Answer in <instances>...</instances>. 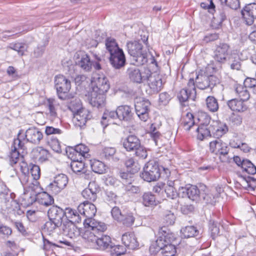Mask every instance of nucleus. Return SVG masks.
I'll list each match as a JSON object with an SVG mask.
<instances>
[{"label": "nucleus", "mask_w": 256, "mask_h": 256, "mask_svg": "<svg viewBox=\"0 0 256 256\" xmlns=\"http://www.w3.org/2000/svg\"><path fill=\"white\" fill-rule=\"evenodd\" d=\"M142 203L146 206L156 205V197L151 192H145L142 196Z\"/></svg>", "instance_id": "obj_44"}, {"label": "nucleus", "mask_w": 256, "mask_h": 256, "mask_svg": "<svg viewBox=\"0 0 256 256\" xmlns=\"http://www.w3.org/2000/svg\"><path fill=\"white\" fill-rule=\"evenodd\" d=\"M227 105L232 111L244 112L248 109L244 102L238 98H234L227 102Z\"/></svg>", "instance_id": "obj_26"}, {"label": "nucleus", "mask_w": 256, "mask_h": 256, "mask_svg": "<svg viewBox=\"0 0 256 256\" xmlns=\"http://www.w3.org/2000/svg\"><path fill=\"white\" fill-rule=\"evenodd\" d=\"M160 175V169L158 163L154 161H149L144 168L141 176L144 180L150 182L156 180Z\"/></svg>", "instance_id": "obj_5"}, {"label": "nucleus", "mask_w": 256, "mask_h": 256, "mask_svg": "<svg viewBox=\"0 0 256 256\" xmlns=\"http://www.w3.org/2000/svg\"><path fill=\"white\" fill-rule=\"evenodd\" d=\"M176 216L173 212L167 211L164 214V222L166 226L172 225L175 222Z\"/></svg>", "instance_id": "obj_61"}, {"label": "nucleus", "mask_w": 256, "mask_h": 256, "mask_svg": "<svg viewBox=\"0 0 256 256\" xmlns=\"http://www.w3.org/2000/svg\"><path fill=\"white\" fill-rule=\"evenodd\" d=\"M216 68L214 65H207L206 68V76H208L209 87L212 89V88L218 82V80L215 76L212 74L216 72Z\"/></svg>", "instance_id": "obj_32"}, {"label": "nucleus", "mask_w": 256, "mask_h": 256, "mask_svg": "<svg viewBox=\"0 0 256 256\" xmlns=\"http://www.w3.org/2000/svg\"><path fill=\"white\" fill-rule=\"evenodd\" d=\"M181 232L184 238L194 237L199 234V230L193 226H186L181 230Z\"/></svg>", "instance_id": "obj_39"}, {"label": "nucleus", "mask_w": 256, "mask_h": 256, "mask_svg": "<svg viewBox=\"0 0 256 256\" xmlns=\"http://www.w3.org/2000/svg\"><path fill=\"white\" fill-rule=\"evenodd\" d=\"M111 64H126V57L124 54L121 48L110 54L109 58Z\"/></svg>", "instance_id": "obj_28"}, {"label": "nucleus", "mask_w": 256, "mask_h": 256, "mask_svg": "<svg viewBox=\"0 0 256 256\" xmlns=\"http://www.w3.org/2000/svg\"><path fill=\"white\" fill-rule=\"evenodd\" d=\"M47 144L52 148V150L57 153H61L62 149L60 143L56 138L54 136H46V138Z\"/></svg>", "instance_id": "obj_38"}, {"label": "nucleus", "mask_w": 256, "mask_h": 256, "mask_svg": "<svg viewBox=\"0 0 256 256\" xmlns=\"http://www.w3.org/2000/svg\"><path fill=\"white\" fill-rule=\"evenodd\" d=\"M235 91L240 98V100L242 102H244L250 98V94L246 90V86L244 87L241 85L238 86L236 88Z\"/></svg>", "instance_id": "obj_46"}, {"label": "nucleus", "mask_w": 256, "mask_h": 256, "mask_svg": "<svg viewBox=\"0 0 256 256\" xmlns=\"http://www.w3.org/2000/svg\"><path fill=\"white\" fill-rule=\"evenodd\" d=\"M89 150L87 146L82 144L76 146L74 148L75 152L84 158H88L90 155L88 154Z\"/></svg>", "instance_id": "obj_57"}, {"label": "nucleus", "mask_w": 256, "mask_h": 256, "mask_svg": "<svg viewBox=\"0 0 256 256\" xmlns=\"http://www.w3.org/2000/svg\"><path fill=\"white\" fill-rule=\"evenodd\" d=\"M47 106L49 110V114L52 118L57 116L58 104L56 101L54 99L50 98L48 100Z\"/></svg>", "instance_id": "obj_52"}, {"label": "nucleus", "mask_w": 256, "mask_h": 256, "mask_svg": "<svg viewBox=\"0 0 256 256\" xmlns=\"http://www.w3.org/2000/svg\"><path fill=\"white\" fill-rule=\"evenodd\" d=\"M150 102L144 98H136L134 100L136 112L140 119L146 122L149 118Z\"/></svg>", "instance_id": "obj_6"}, {"label": "nucleus", "mask_w": 256, "mask_h": 256, "mask_svg": "<svg viewBox=\"0 0 256 256\" xmlns=\"http://www.w3.org/2000/svg\"><path fill=\"white\" fill-rule=\"evenodd\" d=\"M118 113L117 109L116 110V111H106L102 118V120L100 121L102 125L104 128L106 127L108 125V120H109L110 118H118Z\"/></svg>", "instance_id": "obj_41"}, {"label": "nucleus", "mask_w": 256, "mask_h": 256, "mask_svg": "<svg viewBox=\"0 0 256 256\" xmlns=\"http://www.w3.org/2000/svg\"><path fill=\"white\" fill-rule=\"evenodd\" d=\"M132 108L128 105H122L117 108L118 118L120 120L130 122L132 120Z\"/></svg>", "instance_id": "obj_21"}, {"label": "nucleus", "mask_w": 256, "mask_h": 256, "mask_svg": "<svg viewBox=\"0 0 256 256\" xmlns=\"http://www.w3.org/2000/svg\"><path fill=\"white\" fill-rule=\"evenodd\" d=\"M55 87L59 98L62 100H70L74 99V95L68 94L71 88L70 82L61 74L55 76Z\"/></svg>", "instance_id": "obj_4"}, {"label": "nucleus", "mask_w": 256, "mask_h": 256, "mask_svg": "<svg viewBox=\"0 0 256 256\" xmlns=\"http://www.w3.org/2000/svg\"><path fill=\"white\" fill-rule=\"evenodd\" d=\"M223 142L217 138L216 140L210 142V150L212 153L218 154L220 153V150L222 146Z\"/></svg>", "instance_id": "obj_53"}, {"label": "nucleus", "mask_w": 256, "mask_h": 256, "mask_svg": "<svg viewBox=\"0 0 256 256\" xmlns=\"http://www.w3.org/2000/svg\"><path fill=\"white\" fill-rule=\"evenodd\" d=\"M180 190L182 198L188 197L196 202L201 201V188L198 189L196 186L187 185L186 187H182Z\"/></svg>", "instance_id": "obj_13"}, {"label": "nucleus", "mask_w": 256, "mask_h": 256, "mask_svg": "<svg viewBox=\"0 0 256 256\" xmlns=\"http://www.w3.org/2000/svg\"><path fill=\"white\" fill-rule=\"evenodd\" d=\"M125 165L131 173H135L140 169L139 166L132 158H130L125 162Z\"/></svg>", "instance_id": "obj_56"}, {"label": "nucleus", "mask_w": 256, "mask_h": 256, "mask_svg": "<svg viewBox=\"0 0 256 256\" xmlns=\"http://www.w3.org/2000/svg\"><path fill=\"white\" fill-rule=\"evenodd\" d=\"M212 134L214 137L219 138L228 132V127L226 124L218 122H212Z\"/></svg>", "instance_id": "obj_23"}, {"label": "nucleus", "mask_w": 256, "mask_h": 256, "mask_svg": "<svg viewBox=\"0 0 256 256\" xmlns=\"http://www.w3.org/2000/svg\"><path fill=\"white\" fill-rule=\"evenodd\" d=\"M38 202L42 205L48 206L54 202V200L52 196L46 192L40 194L37 197Z\"/></svg>", "instance_id": "obj_37"}, {"label": "nucleus", "mask_w": 256, "mask_h": 256, "mask_svg": "<svg viewBox=\"0 0 256 256\" xmlns=\"http://www.w3.org/2000/svg\"><path fill=\"white\" fill-rule=\"evenodd\" d=\"M210 228L212 236V238H214L216 236H218L220 234V224L218 222H216L214 221L212 222L210 220Z\"/></svg>", "instance_id": "obj_62"}, {"label": "nucleus", "mask_w": 256, "mask_h": 256, "mask_svg": "<svg viewBox=\"0 0 256 256\" xmlns=\"http://www.w3.org/2000/svg\"><path fill=\"white\" fill-rule=\"evenodd\" d=\"M64 212H66L65 222H70L75 223H78L81 222L82 217L76 210L70 208H66Z\"/></svg>", "instance_id": "obj_30"}, {"label": "nucleus", "mask_w": 256, "mask_h": 256, "mask_svg": "<svg viewBox=\"0 0 256 256\" xmlns=\"http://www.w3.org/2000/svg\"><path fill=\"white\" fill-rule=\"evenodd\" d=\"M229 46L226 44H220L215 52L214 60L220 63L224 62L228 55Z\"/></svg>", "instance_id": "obj_22"}, {"label": "nucleus", "mask_w": 256, "mask_h": 256, "mask_svg": "<svg viewBox=\"0 0 256 256\" xmlns=\"http://www.w3.org/2000/svg\"><path fill=\"white\" fill-rule=\"evenodd\" d=\"M212 124H201L196 128L198 133L197 138L198 140H202L206 136H210L212 135Z\"/></svg>", "instance_id": "obj_27"}, {"label": "nucleus", "mask_w": 256, "mask_h": 256, "mask_svg": "<svg viewBox=\"0 0 256 256\" xmlns=\"http://www.w3.org/2000/svg\"><path fill=\"white\" fill-rule=\"evenodd\" d=\"M206 107L212 112H216L218 110V100L213 96H208L206 100Z\"/></svg>", "instance_id": "obj_45"}, {"label": "nucleus", "mask_w": 256, "mask_h": 256, "mask_svg": "<svg viewBox=\"0 0 256 256\" xmlns=\"http://www.w3.org/2000/svg\"><path fill=\"white\" fill-rule=\"evenodd\" d=\"M19 150H22V152L26 150L25 146V140H22L20 138H18L14 140L12 146V150L9 155L10 164L13 166L16 164L20 160V152Z\"/></svg>", "instance_id": "obj_8"}, {"label": "nucleus", "mask_w": 256, "mask_h": 256, "mask_svg": "<svg viewBox=\"0 0 256 256\" xmlns=\"http://www.w3.org/2000/svg\"><path fill=\"white\" fill-rule=\"evenodd\" d=\"M100 191V188L95 181L90 182L88 187L82 192V196L90 202H94L97 198V194Z\"/></svg>", "instance_id": "obj_17"}, {"label": "nucleus", "mask_w": 256, "mask_h": 256, "mask_svg": "<svg viewBox=\"0 0 256 256\" xmlns=\"http://www.w3.org/2000/svg\"><path fill=\"white\" fill-rule=\"evenodd\" d=\"M96 244L98 246V248L100 250H107L108 251L112 244L111 238L108 235L101 234L99 236Z\"/></svg>", "instance_id": "obj_29"}, {"label": "nucleus", "mask_w": 256, "mask_h": 256, "mask_svg": "<svg viewBox=\"0 0 256 256\" xmlns=\"http://www.w3.org/2000/svg\"><path fill=\"white\" fill-rule=\"evenodd\" d=\"M108 252H110V254L112 256H119L122 254H124L126 252V250L125 248L122 246H114L112 245V244L111 247L110 248Z\"/></svg>", "instance_id": "obj_55"}, {"label": "nucleus", "mask_w": 256, "mask_h": 256, "mask_svg": "<svg viewBox=\"0 0 256 256\" xmlns=\"http://www.w3.org/2000/svg\"><path fill=\"white\" fill-rule=\"evenodd\" d=\"M126 47L128 53L136 62L140 64H157L154 56L145 52L142 44L139 42H128L126 44Z\"/></svg>", "instance_id": "obj_1"}, {"label": "nucleus", "mask_w": 256, "mask_h": 256, "mask_svg": "<svg viewBox=\"0 0 256 256\" xmlns=\"http://www.w3.org/2000/svg\"><path fill=\"white\" fill-rule=\"evenodd\" d=\"M90 166L92 170L96 173L102 174L106 172V166L100 160H91Z\"/></svg>", "instance_id": "obj_35"}, {"label": "nucleus", "mask_w": 256, "mask_h": 256, "mask_svg": "<svg viewBox=\"0 0 256 256\" xmlns=\"http://www.w3.org/2000/svg\"><path fill=\"white\" fill-rule=\"evenodd\" d=\"M12 234L11 228L0 222V236L3 238H8Z\"/></svg>", "instance_id": "obj_60"}, {"label": "nucleus", "mask_w": 256, "mask_h": 256, "mask_svg": "<svg viewBox=\"0 0 256 256\" xmlns=\"http://www.w3.org/2000/svg\"><path fill=\"white\" fill-rule=\"evenodd\" d=\"M78 210L86 218L84 220H92L96 212V208L91 202L85 201L78 206Z\"/></svg>", "instance_id": "obj_14"}, {"label": "nucleus", "mask_w": 256, "mask_h": 256, "mask_svg": "<svg viewBox=\"0 0 256 256\" xmlns=\"http://www.w3.org/2000/svg\"><path fill=\"white\" fill-rule=\"evenodd\" d=\"M85 165L84 162L80 160H72L70 164V167L72 171L75 173L86 172Z\"/></svg>", "instance_id": "obj_47"}, {"label": "nucleus", "mask_w": 256, "mask_h": 256, "mask_svg": "<svg viewBox=\"0 0 256 256\" xmlns=\"http://www.w3.org/2000/svg\"><path fill=\"white\" fill-rule=\"evenodd\" d=\"M68 183L67 176L62 174H59L54 178V181L47 186V190L56 194L63 190Z\"/></svg>", "instance_id": "obj_9"}, {"label": "nucleus", "mask_w": 256, "mask_h": 256, "mask_svg": "<svg viewBox=\"0 0 256 256\" xmlns=\"http://www.w3.org/2000/svg\"><path fill=\"white\" fill-rule=\"evenodd\" d=\"M208 76L206 75L198 74L196 80L198 88L204 90L209 87Z\"/></svg>", "instance_id": "obj_42"}, {"label": "nucleus", "mask_w": 256, "mask_h": 256, "mask_svg": "<svg viewBox=\"0 0 256 256\" xmlns=\"http://www.w3.org/2000/svg\"><path fill=\"white\" fill-rule=\"evenodd\" d=\"M201 188V201L206 204H214L218 198L220 192V188L218 190L216 188L208 190L206 186H202Z\"/></svg>", "instance_id": "obj_10"}, {"label": "nucleus", "mask_w": 256, "mask_h": 256, "mask_svg": "<svg viewBox=\"0 0 256 256\" xmlns=\"http://www.w3.org/2000/svg\"><path fill=\"white\" fill-rule=\"evenodd\" d=\"M28 46L24 43H12L10 44L8 48L16 51L19 55L23 56L27 50Z\"/></svg>", "instance_id": "obj_48"}, {"label": "nucleus", "mask_w": 256, "mask_h": 256, "mask_svg": "<svg viewBox=\"0 0 256 256\" xmlns=\"http://www.w3.org/2000/svg\"><path fill=\"white\" fill-rule=\"evenodd\" d=\"M74 59L76 60V64H88L91 62L89 56L84 51L76 52L74 56Z\"/></svg>", "instance_id": "obj_43"}, {"label": "nucleus", "mask_w": 256, "mask_h": 256, "mask_svg": "<svg viewBox=\"0 0 256 256\" xmlns=\"http://www.w3.org/2000/svg\"><path fill=\"white\" fill-rule=\"evenodd\" d=\"M145 80L151 90V94L158 93L162 86L161 76L156 72H152L149 68H145Z\"/></svg>", "instance_id": "obj_7"}, {"label": "nucleus", "mask_w": 256, "mask_h": 256, "mask_svg": "<svg viewBox=\"0 0 256 256\" xmlns=\"http://www.w3.org/2000/svg\"><path fill=\"white\" fill-rule=\"evenodd\" d=\"M190 93V96L192 98V100H194L196 98V90L194 80L190 78L188 80L187 86L184 88Z\"/></svg>", "instance_id": "obj_58"}, {"label": "nucleus", "mask_w": 256, "mask_h": 256, "mask_svg": "<svg viewBox=\"0 0 256 256\" xmlns=\"http://www.w3.org/2000/svg\"><path fill=\"white\" fill-rule=\"evenodd\" d=\"M158 248L161 253L164 256H174L176 254V250L174 244H169L164 246L161 241H158Z\"/></svg>", "instance_id": "obj_34"}, {"label": "nucleus", "mask_w": 256, "mask_h": 256, "mask_svg": "<svg viewBox=\"0 0 256 256\" xmlns=\"http://www.w3.org/2000/svg\"><path fill=\"white\" fill-rule=\"evenodd\" d=\"M134 173H128L121 172L120 173V176L122 179V182L125 184H131L133 180L132 174Z\"/></svg>", "instance_id": "obj_64"}, {"label": "nucleus", "mask_w": 256, "mask_h": 256, "mask_svg": "<svg viewBox=\"0 0 256 256\" xmlns=\"http://www.w3.org/2000/svg\"><path fill=\"white\" fill-rule=\"evenodd\" d=\"M145 68L142 72H141L140 70L137 68H129L128 70V74L129 78L130 80L138 84L143 82L145 81Z\"/></svg>", "instance_id": "obj_25"}, {"label": "nucleus", "mask_w": 256, "mask_h": 256, "mask_svg": "<svg viewBox=\"0 0 256 256\" xmlns=\"http://www.w3.org/2000/svg\"><path fill=\"white\" fill-rule=\"evenodd\" d=\"M116 150L114 148H104L102 150L101 155L102 157H104L106 160H112L114 161H116L118 160L116 158L114 157V155L116 154Z\"/></svg>", "instance_id": "obj_50"}, {"label": "nucleus", "mask_w": 256, "mask_h": 256, "mask_svg": "<svg viewBox=\"0 0 256 256\" xmlns=\"http://www.w3.org/2000/svg\"><path fill=\"white\" fill-rule=\"evenodd\" d=\"M243 19L248 25H252L256 19V4L246 6L241 12Z\"/></svg>", "instance_id": "obj_18"}, {"label": "nucleus", "mask_w": 256, "mask_h": 256, "mask_svg": "<svg viewBox=\"0 0 256 256\" xmlns=\"http://www.w3.org/2000/svg\"><path fill=\"white\" fill-rule=\"evenodd\" d=\"M20 137L22 140H25V144L28 142L35 144H38L43 138L42 132L38 128H32L28 129L26 132L24 137L20 136V132L18 134V138Z\"/></svg>", "instance_id": "obj_12"}, {"label": "nucleus", "mask_w": 256, "mask_h": 256, "mask_svg": "<svg viewBox=\"0 0 256 256\" xmlns=\"http://www.w3.org/2000/svg\"><path fill=\"white\" fill-rule=\"evenodd\" d=\"M123 216L120 222H121L124 225L126 226H132L134 220L135 218L133 216V214L130 212H127L123 210Z\"/></svg>", "instance_id": "obj_40"}, {"label": "nucleus", "mask_w": 256, "mask_h": 256, "mask_svg": "<svg viewBox=\"0 0 256 256\" xmlns=\"http://www.w3.org/2000/svg\"><path fill=\"white\" fill-rule=\"evenodd\" d=\"M220 150V158L222 162H230L232 159V156L228 155L230 148L227 146L226 144L223 142L222 146Z\"/></svg>", "instance_id": "obj_36"}, {"label": "nucleus", "mask_w": 256, "mask_h": 256, "mask_svg": "<svg viewBox=\"0 0 256 256\" xmlns=\"http://www.w3.org/2000/svg\"><path fill=\"white\" fill-rule=\"evenodd\" d=\"M241 168L243 170L244 172L248 174H254L256 173V167L248 160H245L243 162V164H242Z\"/></svg>", "instance_id": "obj_51"}, {"label": "nucleus", "mask_w": 256, "mask_h": 256, "mask_svg": "<svg viewBox=\"0 0 256 256\" xmlns=\"http://www.w3.org/2000/svg\"><path fill=\"white\" fill-rule=\"evenodd\" d=\"M32 153L34 158L40 162H43L48 160L49 152L42 147H38L34 150Z\"/></svg>", "instance_id": "obj_31"}, {"label": "nucleus", "mask_w": 256, "mask_h": 256, "mask_svg": "<svg viewBox=\"0 0 256 256\" xmlns=\"http://www.w3.org/2000/svg\"><path fill=\"white\" fill-rule=\"evenodd\" d=\"M69 108L74 114L73 122L75 126L80 128L84 126L88 120L92 118L91 112L87 109L81 108V104L79 99L74 98L70 102Z\"/></svg>", "instance_id": "obj_3"}, {"label": "nucleus", "mask_w": 256, "mask_h": 256, "mask_svg": "<svg viewBox=\"0 0 256 256\" xmlns=\"http://www.w3.org/2000/svg\"><path fill=\"white\" fill-rule=\"evenodd\" d=\"M28 190L31 192V195H36L38 196L41 193L40 192V187L36 181H34V183H30L28 185Z\"/></svg>", "instance_id": "obj_63"}, {"label": "nucleus", "mask_w": 256, "mask_h": 256, "mask_svg": "<svg viewBox=\"0 0 256 256\" xmlns=\"http://www.w3.org/2000/svg\"><path fill=\"white\" fill-rule=\"evenodd\" d=\"M92 90L106 92L110 88L108 80L103 75L94 74L92 78Z\"/></svg>", "instance_id": "obj_11"}, {"label": "nucleus", "mask_w": 256, "mask_h": 256, "mask_svg": "<svg viewBox=\"0 0 256 256\" xmlns=\"http://www.w3.org/2000/svg\"><path fill=\"white\" fill-rule=\"evenodd\" d=\"M106 50L109 52L110 54L114 52L120 48L116 40L112 38H108L106 39Z\"/></svg>", "instance_id": "obj_54"}, {"label": "nucleus", "mask_w": 256, "mask_h": 256, "mask_svg": "<svg viewBox=\"0 0 256 256\" xmlns=\"http://www.w3.org/2000/svg\"><path fill=\"white\" fill-rule=\"evenodd\" d=\"M74 222H65L58 228L57 233H62L64 235L68 236L70 238H74L80 235V230L78 228L74 225Z\"/></svg>", "instance_id": "obj_15"}, {"label": "nucleus", "mask_w": 256, "mask_h": 256, "mask_svg": "<svg viewBox=\"0 0 256 256\" xmlns=\"http://www.w3.org/2000/svg\"><path fill=\"white\" fill-rule=\"evenodd\" d=\"M84 224L85 227H87L92 230H94L98 235L102 234V233L106 230V226L104 223L98 222L94 219L84 220Z\"/></svg>", "instance_id": "obj_19"}, {"label": "nucleus", "mask_w": 256, "mask_h": 256, "mask_svg": "<svg viewBox=\"0 0 256 256\" xmlns=\"http://www.w3.org/2000/svg\"><path fill=\"white\" fill-rule=\"evenodd\" d=\"M194 119V116L191 113H188L183 118L182 125L184 130L188 131L192 129L194 126H196Z\"/></svg>", "instance_id": "obj_33"}, {"label": "nucleus", "mask_w": 256, "mask_h": 256, "mask_svg": "<svg viewBox=\"0 0 256 256\" xmlns=\"http://www.w3.org/2000/svg\"><path fill=\"white\" fill-rule=\"evenodd\" d=\"M122 242L126 246L134 250L138 246V243L133 232H126L122 236Z\"/></svg>", "instance_id": "obj_24"}, {"label": "nucleus", "mask_w": 256, "mask_h": 256, "mask_svg": "<svg viewBox=\"0 0 256 256\" xmlns=\"http://www.w3.org/2000/svg\"><path fill=\"white\" fill-rule=\"evenodd\" d=\"M174 240V237L173 235H167L166 236H158V238L156 241V244L158 247V241H161L163 245H164L165 246L169 244H172V242Z\"/></svg>", "instance_id": "obj_59"}, {"label": "nucleus", "mask_w": 256, "mask_h": 256, "mask_svg": "<svg viewBox=\"0 0 256 256\" xmlns=\"http://www.w3.org/2000/svg\"><path fill=\"white\" fill-rule=\"evenodd\" d=\"M106 98L105 92L92 90L89 97V102L93 107L100 108L105 106Z\"/></svg>", "instance_id": "obj_16"}, {"label": "nucleus", "mask_w": 256, "mask_h": 256, "mask_svg": "<svg viewBox=\"0 0 256 256\" xmlns=\"http://www.w3.org/2000/svg\"><path fill=\"white\" fill-rule=\"evenodd\" d=\"M124 148L128 152L134 151L138 146H140V141L135 135H129L122 140Z\"/></svg>", "instance_id": "obj_20"}, {"label": "nucleus", "mask_w": 256, "mask_h": 256, "mask_svg": "<svg viewBox=\"0 0 256 256\" xmlns=\"http://www.w3.org/2000/svg\"><path fill=\"white\" fill-rule=\"evenodd\" d=\"M98 234L94 230H86L83 234L82 238L88 242H91L94 244H96Z\"/></svg>", "instance_id": "obj_49"}, {"label": "nucleus", "mask_w": 256, "mask_h": 256, "mask_svg": "<svg viewBox=\"0 0 256 256\" xmlns=\"http://www.w3.org/2000/svg\"><path fill=\"white\" fill-rule=\"evenodd\" d=\"M66 212L62 208L57 206H52L48 212L49 220L44 224V229L50 235L56 232L58 228L65 222Z\"/></svg>", "instance_id": "obj_2"}]
</instances>
